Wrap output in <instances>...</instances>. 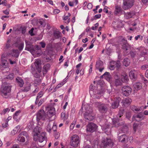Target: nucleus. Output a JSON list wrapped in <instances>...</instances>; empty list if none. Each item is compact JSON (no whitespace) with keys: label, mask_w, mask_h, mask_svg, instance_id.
Wrapping results in <instances>:
<instances>
[{"label":"nucleus","mask_w":148,"mask_h":148,"mask_svg":"<svg viewBox=\"0 0 148 148\" xmlns=\"http://www.w3.org/2000/svg\"><path fill=\"white\" fill-rule=\"evenodd\" d=\"M43 102H44V101H43V99H41L39 102L38 104V106H41V105Z\"/></svg>","instance_id":"61"},{"label":"nucleus","mask_w":148,"mask_h":148,"mask_svg":"<svg viewBox=\"0 0 148 148\" xmlns=\"http://www.w3.org/2000/svg\"><path fill=\"white\" fill-rule=\"evenodd\" d=\"M101 77H104L107 80L109 81L111 79V76L109 72H106Z\"/></svg>","instance_id":"30"},{"label":"nucleus","mask_w":148,"mask_h":148,"mask_svg":"<svg viewBox=\"0 0 148 148\" xmlns=\"http://www.w3.org/2000/svg\"><path fill=\"white\" fill-rule=\"evenodd\" d=\"M43 93L42 91H40V92L38 93V95L37 96V97L38 98H40L42 97L43 96Z\"/></svg>","instance_id":"49"},{"label":"nucleus","mask_w":148,"mask_h":148,"mask_svg":"<svg viewBox=\"0 0 148 148\" xmlns=\"http://www.w3.org/2000/svg\"><path fill=\"white\" fill-rule=\"evenodd\" d=\"M54 124V122H52V121H49V123L47 125V131L49 133H50L52 130V126Z\"/></svg>","instance_id":"25"},{"label":"nucleus","mask_w":148,"mask_h":148,"mask_svg":"<svg viewBox=\"0 0 148 148\" xmlns=\"http://www.w3.org/2000/svg\"><path fill=\"white\" fill-rule=\"evenodd\" d=\"M135 14L136 12L135 11H130L129 12L125 13L124 16L126 19H128L132 18L135 15Z\"/></svg>","instance_id":"19"},{"label":"nucleus","mask_w":148,"mask_h":148,"mask_svg":"<svg viewBox=\"0 0 148 148\" xmlns=\"http://www.w3.org/2000/svg\"><path fill=\"white\" fill-rule=\"evenodd\" d=\"M13 118V119L15 120L17 122H18L19 121V119H18L17 116H16L14 114Z\"/></svg>","instance_id":"55"},{"label":"nucleus","mask_w":148,"mask_h":148,"mask_svg":"<svg viewBox=\"0 0 148 148\" xmlns=\"http://www.w3.org/2000/svg\"><path fill=\"white\" fill-rule=\"evenodd\" d=\"M121 99V98L119 97H116L114 102H112L111 103L112 108L114 109L117 108L119 105Z\"/></svg>","instance_id":"15"},{"label":"nucleus","mask_w":148,"mask_h":148,"mask_svg":"<svg viewBox=\"0 0 148 148\" xmlns=\"http://www.w3.org/2000/svg\"><path fill=\"white\" fill-rule=\"evenodd\" d=\"M129 76L131 79L134 81L137 79L136 74L134 71H131L129 73Z\"/></svg>","instance_id":"26"},{"label":"nucleus","mask_w":148,"mask_h":148,"mask_svg":"<svg viewBox=\"0 0 148 148\" xmlns=\"http://www.w3.org/2000/svg\"><path fill=\"white\" fill-rule=\"evenodd\" d=\"M23 46H24V44L23 43H21V44H20V45L18 47V49L20 51L22 50L23 48Z\"/></svg>","instance_id":"54"},{"label":"nucleus","mask_w":148,"mask_h":148,"mask_svg":"<svg viewBox=\"0 0 148 148\" xmlns=\"http://www.w3.org/2000/svg\"><path fill=\"white\" fill-rule=\"evenodd\" d=\"M144 119V115L142 113H140L138 114L133 116L132 118L133 120L136 121H141Z\"/></svg>","instance_id":"18"},{"label":"nucleus","mask_w":148,"mask_h":148,"mask_svg":"<svg viewBox=\"0 0 148 148\" xmlns=\"http://www.w3.org/2000/svg\"><path fill=\"white\" fill-rule=\"evenodd\" d=\"M16 80L17 85L20 87H22L24 84L23 80L21 77H17L16 79Z\"/></svg>","instance_id":"20"},{"label":"nucleus","mask_w":148,"mask_h":148,"mask_svg":"<svg viewBox=\"0 0 148 148\" xmlns=\"http://www.w3.org/2000/svg\"><path fill=\"white\" fill-rule=\"evenodd\" d=\"M131 116V113L130 112H127L126 113V117L128 119H129Z\"/></svg>","instance_id":"45"},{"label":"nucleus","mask_w":148,"mask_h":148,"mask_svg":"<svg viewBox=\"0 0 148 148\" xmlns=\"http://www.w3.org/2000/svg\"><path fill=\"white\" fill-rule=\"evenodd\" d=\"M115 79V85L116 86L121 85L123 82L120 78V75L118 74H115L114 75Z\"/></svg>","instance_id":"16"},{"label":"nucleus","mask_w":148,"mask_h":148,"mask_svg":"<svg viewBox=\"0 0 148 148\" xmlns=\"http://www.w3.org/2000/svg\"><path fill=\"white\" fill-rule=\"evenodd\" d=\"M35 88V90L33 92L35 93L37 92L39 90V88L36 85L34 86Z\"/></svg>","instance_id":"56"},{"label":"nucleus","mask_w":148,"mask_h":148,"mask_svg":"<svg viewBox=\"0 0 148 148\" xmlns=\"http://www.w3.org/2000/svg\"><path fill=\"white\" fill-rule=\"evenodd\" d=\"M1 66L4 67L6 68L8 65V61L5 59H2L1 60Z\"/></svg>","instance_id":"32"},{"label":"nucleus","mask_w":148,"mask_h":148,"mask_svg":"<svg viewBox=\"0 0 148 148\" xmlns=\"http://www.w3.org/2000/svg\"><path fill=\"white\" fill-rule=\"evenodd\" d=\"M26 29V27H23L22 28V32L23 34H24L25 32Z\"/></svg>","instance_id":"59"},{"label":"nucleus","mask_w":148,"mask_h":148,"mask_svg":"<svg viewBox=\"0 0 148 148\" xmlns=\"http://www.w3.org/2000/svg\"><path fill=\"white\" fill-rule=\"evenodd\" d=\"M39 23L40 25H41L43 27H44L45 26L46 23L45 22L42 21H40L39 22Z\"/></svg>","instance_id":"50"},{"label":"nucleus","mask_w":148,"mask_h":148,"mask_svg":"<svg viewBox=\"0 0 148 148\" xmlns=\"http://www.w3.org/2000/svg\"><path fill=\"white\" fill-rule=\"evenodd\" d=\"M97 126L96 124L90 123L86 126V130L87 132L92 133L97 130Z\"/></svg>","instance_id":"10"},{"label":"nucleus","mask_w":148,"mask_h":148,"mask_svg":"<svg viewBox=\"0 0 148 148\" xmlns=\"http://www.w3.org/2000/svg\"><path fill=\"white\" fill-rule=\"evenodd\" d=\"M132 90V89L129 86H124L122 88V93L123 95L127 96L131 93Z\"/></svg>","instance_id":"9"},{"label":"nucleus","mask_w":148,"mask_h":148,"mask_svg":"<svg viewBox=\"0 0 148 148\" xmlns=\"http://www.w3.org/2000/svg\"><path fill=\"white\" fill-rule=\"evenodd\" d=\"M26 50L30 51L31 52L34 51L33 46L30 44H26Z\"/></svg>","instance_id":"24"},{"label":"nucleus","mask_w":148,"mask_h":148,"mask_svg":"<svg viewBox=\"0 0 148 148\" xmlns=\"http://www.w3.org/2000/svg\"><path fill=\"white\" fill-rule=\"evenodd\" d=\"M123 128L122 129V131L123 132H126L128 130V127L126 125H124L123 126Z\"/></svg>","instance_id":"51"},{"label":"nucleus","mask_w":148,"mask_h":148,"mask_svg":"<svg viewBox=\"0 0 148 148\" xmlns=\"http://www.w3.org/2000/svg\"><path fill=\"white\" fill-rule=\"evenodd\" d=\"M133 86L136 90H138L142 88V85L139 82H137L133 84Z\"/></svg>","instance_id":"28"},{"label":"nucleus","mask_w":148,"mask_h":148,"mask_svg":"<svg viewBox=\"0 0 148 148\" xmlns=\"http://www.w3.org/2000/svg\"><path fill=\"white\" fill-rule=\"evenodd\" d=\"M128 140V138L125 134H123L119 137V141L123 143H125Z\"/></svg>","instance_id":"22"},{"label":"nucleus","mask_w":148,"mask_h":148,"mask_svg":"<svg viewBox=\"0 0 148 148\" xmlns=\"http://www.w3.org/2000/svg\"><path fill=\"white\" fill-rule=\"evenodd\" d=\"M30 89V86H28L25 87L23 91L25 92H27Z\"/></svg>","instance_id":"48"},{"label":"nucleus","mask_w":148,"mask_h":148,"mask_svg":"<svg viewBox=\"0 0 148 148\" xmlns=\"http://www.w3.org/2000/svg\"><path fill=\"white\" fill-rule=\"evenodd\" d=\"M94 104L95 106L98 108V110L100 113H105L107 112L108 108L105 104L102 103L100 102H96Z\"/></svg>","instance_id":"5"},{"label":"nucleus","mask_w":148,"mask_h":148,"mask_svg":"<svg viewBox=\"0 0 148 148\" xmlns=\"http://www.w3.org/2000/svg\"><path fill=\"white\" fill-rule=\"evenodd\" d=\"M124 110L123 108H121L119 111L118 114L117 115V118L121 117L124 113Z\"/></svg>","instance_id":"35"},{"label":"nucleus","mask_w":148,"mask_h":148,"mask_svg":"<svg viewBox=\"0 0 148 148\" xmlns=\"http://www.w3.org/2000/svg\"><path fill=\"white\" fill-rule=\"evenodd\" d=\"M34 28H33L29 31V33L30 34L31 36H34L35 35V34L33 33V31Z\"/></svg>","instance_id":"52"},{"label":"nucleus","mask_w":148,"mask_h":148,"mask_svg":"<svg viewBox=\"0 0 148 148\" xmlns=\"http://www.w3.org/2000/svg\"><path fill=\"white\" fill-rule=\"evenodd\" d=\"M147 50L144 48H141L138 49V54L140 57H144V60L145 59L146 60V57L147 55Z\"/></svg>","instance_id":"13"},{"label":"nucleus","mask_w":148,"mask_h":148,"mask_svg":"<svg viewBox=\"0 0 148 148\" xmlns=\"http://www.w3.org/2000/svg\"><path fill=\"white\" fill-rule=\"evenodd\" d=\"M113 123L115 127H118L120 126V123L116 121L115 120L113 121Z\"/></svg>","instance_id":"46"},{"label":"nucleus","mask_w":148,"mask_h":148,"mask_svg":"<svg viewBox=\"0 0 148 148\" xmlns=\"http://www.w3.org/2000/svg\"><path fill=\"white\" fill-rule=\"evenodd\" d=\"M79 136L77 135H74L71 137L70 144L71 146L77 147L79 143Z\"/></svg>","instance_id":"8"},{"label":"nucleus","mask_w":148,"mask_h":148,"mask_svg":"<svg viewBox=\"0 0 148 148\" xmlns=\"http://www.w3.org/2000/svg\"><path fill=\"white\" fill-rule=\"evenodd\" d=\"M87 7L88 9H91L92 7V5L91 3H89L88 4Z\"/></svg>","instance_id":"53"},{"label":"nucleus","mask_w":148,"mask_h":148,"mask_svg":"<svg viewBox=\"0 0 148 148\" xmlns=\"http://www.w3.org/2000/svg\"><path fill=\"white\" fill-rule=\"evenodd\" d=\"M116 63L115 61H112L110 62L109 68L111 70H114L116 67L115 64Z\"/></svg>","instance_id":"31"},{"label":"nucleus","mask_w":148,"mask_h":148,"mask_svg":"<svg viewBox=\"0 0 148 148\" xmlns=\"http://www.w3.org/2000/svg\"><path fill=\"white\" fill-rule=\"evenodd\" d=\"M116 67L117 69L119 68L121 66V64L120 61L119 60H117V61H115Z\"/></svg>","instance_id":"44"},{"label":"nucleus","mask_w":148,"mask_h":148,"mask_svg":"<svg viewBox=\"0 0 148 148\" xmlns=\"http://www.w3.org/2000/svg\"><path fill=\"white\" fill-rule=\"evenodd\" d=\"M13 75L12 74H10L8 75L7 78L8 79H12L13 78Z\"/></svg>","instance_id":"62"},{"label":"nucleus","mask_w":148,"mask_h":148,"mask_svg":"<svg viewBox=\"0 0 148 148\" xmlns=\"http://www.w3.org/2000/svg\"><path fill=\"white\" fill-rule=\"evenodd\" d=\"M18 135H20V136H25L27 137L28 136V134L25 131H23L21 132Z\"/></svg>","instance_id":"42"},{"label":"nucleus","mask_w":148,"mask_h":148,"mask_svg":"<svg viewBox=\"0 0 148 148\" xmlns=\"http://www.w3.org/2000/svg\"><path fill=\"white\" fill-rule=\"evenodd\" d=\"M148 67V66L147 65H144L141 67V69L143 70H145Z\"/></svg>","instance_id":"58"},{"label":"nucleus","mask_w":148,"mask_h":148,"mask_svg":"<svg viewBox=\"0 0 148 148\" xmlns=\"http://www.w3.org/2000/svg\"><path fill=\"white\" fill-rule=\"evenodd\" d=\"M34 76L35 77L37 78H38L40 77V75L37 73H35L34 75Z\"/></svg>","instance_id":"64"},{"label":"nucleus","mask_w":148,"mask_h":148,"mask_svg":"<svg viewBox=\"0 0 148 148\" xmlns=\"http://www.w3.org/2000/svg\"><path fill=\"white\" fill-rule=\"evenodd\" d=\"M132 102L131 99L129 97H127L123 99L121 103L123 106L127 107Z\"/></svg>","instance_id":"17"},{"label":"nucleus","mask_w":148,"mask_h":148,"mask_svg":"<svg viewBox=\"0 0 148 148\" xmlns=\"http://www.w3.org/2000/svg\"><path fill=\"white\" fill-rule=\"evenodd\" d=\"M41 82V80L40 78H36L34 80V83L35 84L39 85Z\"/></svg>","instance_id":"40"},{"label":"nucleus","mask_w":148,"mask_h":148,"mask_svg":"<svg viewBox=\"0 0 148 148\" xmlns=\"http://www.w3.org/2000/svg\"><path fill=\"white\" fill-rule=\"evenodd\" d=\"M101 14H97L94 16L96 19L100 18L101 17Z\"/></svg>","instance_id":"63"},{"label":"nucleus","mask_w":148,"mask_h":148,"mask_svg":"<svg viewBox=\"0 0 148 148\" xmlns=\"http://www.w3.org/2000/svg\"><path fill=\"white\" fill-rule=\"evenodd\" d=\"M50 66V65L49 64H45L44 66L45 68V71L43 70V72L44 73L45 72H47V69L49 68Z\"/></svg>","instance_id":"47"},{"label":"nucleus","mask_w":148,"mask_h":148,"mask_svg":"<svg viewBox=\"0 0 148 148\" xmlns=\"http://www.w3.org/2000/svg\"><path fill=\"white\" fill-rule=\"evenodd\" d=\"M46 116V114L44 110H40L39 111L37 114V120L38 121L40 119L44 120Z\"/></svg>","instance_id":"12"},{"label":"nucleus","mask_w":148,"mask_h":148,"mask_svg":"<svg viewBox=\"0 0 148 148\" xmlns=\"http://www.w3.org/2000/svg\"><path fill=\"white\" fill-rule=\"evenodd\" d=\"M121 80L123 82L127 81L128 79V76L127 74L125 73L121 75Z\"/></svg>","instance_id":"29"},{"label":"nucleus","mask_w":148,"mask_h":148,"mask_svg":"<svg viewBox=\"0 0 148 148\" xmlns=\"http://www.w3.org/2000/svg\"><path fill=\"white\" fill-rule=\"evenodd\" d=\"M135 0H123L122 7L124 10H128L134 5Z\"/></svg>","instance_id":"7"},{"label":"nucleus","mask_w":148,"mask_h":148,"mask_svg":"<svg viewBox=\"0 0 148 148\" xmlns=\"http://www.w3.org/2000/svg\"><path fill=\"white\" fill-rule=\"evenodd\" d=\"M122 42V48L127 53L130 51V47L127 43L126 40L123 39L121 41Z\"/></svg>","instance_id":"11"},{"label":"nucleus","mask_w":148,"mask_h":148,"mask_svg":"<svg viewBox=\"0 0 148 148\" xmlns=\"http://www.w3.org/2000/svg\"><path fill=\"white\" fill-rule=\"evenodd\" d=\"M61 33L58 31L55 30L53 31V35L56 39L59 38L61 37Z\"/></svg>","instance_id":"27"},{"label":"nucleus","mask_w":148,"mask_h":148,"mask_svg":"<svg viewBox=\"0 0 148 148\" xmlns=\"http://www.w3.org/2000/svg\"><path fill=\"white\" fill-rule=\"evenodd\" d=\"M135 38L136 40L139 39L140 40H142L143 39V36L140 35H138L135 37Z\"/></svg>","instance_id":"43"},{"label":"nucleus","mask_w":148,"mask_h":148,"mask_svg":"<svg viewBox=\"0 0 148 148\" xmlns=\"http://www.w3.org/2000/svg\"><path fill=\"white\" fill-rule=\"evenodd\" d=\"M90 105V104L88 103L85 105V112L83 114L84 118L89 121H92L95 118V115L92 113V108Z\"/></svg>","instance_id":"2"},{"label":"nucleus","mask_w":148,"mask_h":148,"mask_svg":"<svg viewBox=\"0 0 148 148\" xmlns=\"http://www.w3.org/2000/svg\"><path fill=\"white\" fill-rule=\"evenodd\" d=\"M19 55V53L18 50H13V53H12V56H14L15 57L17 58L18 56Z\"/></svg>","instance_id":"38"},{"label":"nucleus","mask_w":148,"mask_h":148,"mask_svg":"<svg viewBox=\"0 0 148 148\" xmlns=\"http://www.w3.org/2000/svg\"><path fill=\"white\" fill-rule=\"evenodd\" d=\"M113 145V143L112 140L107 138H103L101 144V147L104 148L112 147Z\"/></svg>","instance_id":"6"},{"label":"nucleus","mask_w":148,"mask_h":148,"mask_svg":"<svg viewBox=\"0 0 148 148\" xmlns=\"http://www.w3.org/2000/svg\"><path fill=\"white\" fill-rule=\"evenodd\" d=\"M34 64L38 72L40 73L42 70L40 61L39 60H36Z\"/></svg>","instance_id":"21"},{"label":"nucleus","mask_w":148,"mask_h":148,"mask_svg":"<svg viewBox=\"0 0 148 148\" xmlns=\"http://www.w3.org/2000/svg\"><path fill=\"white\" fill-rule=\"evenodd\" d=\"M40 133V131L38 127H36L34 129L33 132L34 140L41 143L44 141L46 143L47 139L46 132H43L41 133Z\"/></svg>","instance_id":"1"},{"label":"nucleus","mask_w":148,"mask_h":148,"mask_svg":"<svg viewBox=\"0 0 148 148\" xmlns=\"http://www.w3.org/2000/svg\"><path fill=\"white\" fill-rule=\"evenodd\" d=\"M123 11V10L121 8V6L118 5H116L115 7V11L114 13L116 15H118L121 13Z\"/></svg>","instance_id":"23"},{"label":"nucleus","mask_w":148,"mask_h":148,"mask_svg":"<svg viewBox=\"0 0 148 148\" xmlns=\"http://www.w3.org/2000/svg\"><path fill=\"white\" fill-rule=\"evenodd\" d=\"M57 129V126L56 125H54V124H53L52 126V130L55 132L56 131Z\"/></svg>","instance_id":"57"},{"label":"nucleus","mask_w":148,"mask_h":148,"mask_svg":"<svg viewBox=\"0 0 148 148\" xmlns=\"http://www.w3.org/2000/svg\"><path fill=\"white\" fill-rule=\"evenodd\" d=\"M116 29L119 30L120 29L123 27V25L122 22L120 21H118L116 23Z\"/></svg>","instance_id":"34"},{"label":"nucleus","mask_w":148,"mask_h":148,"mask_svg":"<svg viewBox=\"0 0 148 148\" xmlns=\"http://www.w3.org/2000/svg\"><path fill=\"white\" fill-rule=\"evenodd\" d=\"M17 140L19 141L20 143H21L24 142L25 141V139L23 136H20V135H18V137H17Z\"/></svg>","instance_id":"36"},{"label":"nucleus","mask_w":148,"mask_h":148,"mask_svg":"<svg viewBox=\"0 0 148 148\" xmlns=\"http://www.w3.org/2000/svg\"><path fill=\"white\" fill-rule=\"evenodd\" d=\"M130 60L128 58H125L123 60V65L125 66H127L130 64Z\"/></svg>","instance_id":"33"},{"label":"nucleus","mask_w":148,"mask_h":148,"mask_svg":"<svg viewBox=\"0 0 148 148\" xmlns=\"http://www.w3.org/2000/svg\"><path fill=\"white\" fill-rule=\"evenodd\" d=\"M21 112V111L20 110H18L17 111H16L15 113L14 114V115L18 116L19 115V114L20 112Z\"/></svg>","instance_id":"60"},{"label":"nucleus","mask_w":148,"mask_h":148,"mask_svg":"<svg viewBox=\"0 0 148 148\" xmlns=\"http://www.w3.org/2000/svg\"><path fill=\"white\" fill-rule=\"evenodd\" d=\"M55 109L53 108H52L50 109L48 111V114H50L51 116L55 115Z\"/></svg>","instance_id":"39"},{"label":"nucleus","mask_w":148,"mask_h":148,"mask_svg":"<svg viewBox=\"0 0 148 148\" xmlns=\"http://www.w3.org/2000/svg\"><path fill=\"white\" fill-rule=\"evenodd\" d=\"M96 67L97 69L100 72H102L104 69L103 62L100 60H98L96 62Z\"/></svg>","instance_id":"14"},{"label":"nucleus","mask_w":148,"mask_h":148,"mask_svg":"<svg viewBox=\"0 0 148 148\" xmlns=\"http://www.w3.org/2000/svg\"><path fill=\"white\" fill-rule=\"evenodd\" d=\"M132 110L133 111L136 112L140 110V109L137 108L136 106H132L131 107Z\"/></svg>","instance_id":"41"},{"label":"nucleus","mask_w":148,"mask_h":148,"mask_svg":"<svg viewBox=\"0 0 148 148\" xmlns=\"http://www.w3.org/2000/svg\"><path fill=\"white\" fill-rule=\"evenodd\" d=\"M11 86L9 84L3 85L1 88L0 93L3 97H6L9 95L11 90Z\"/></svg>","instance_id":"4"},{"label":"nucleus","mask_w":148,"mask_h":148,"mask_svg":"<svg viewBox=\"0 0 148 148\" xmlns=\"http://www.w3.org/2000/svg\"><path fill=\"white\" fill-rule=\"evenodd\" d=\"M89 89L90 91L93 92V96L96 99H99L103 92V89L100 85H98L96 86L92 84L90 86Z\"/></svg>","instance_id":"3"},{"label":"nucleus","mask_w":148,"mask_h":148,"mask_svg":"<svg viewBox=\"0 0 148 148\" xmlns=\"http://www.w3.org/2000/svg\"><path fill=\"white\" fill-rule=\"evenodd\" d=\"M68 114L67 113L66 114L65 112H63L61 113V117L64 120H66L68 119Z\"/></svg>","instance_id":"37"}]
</instances>
